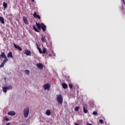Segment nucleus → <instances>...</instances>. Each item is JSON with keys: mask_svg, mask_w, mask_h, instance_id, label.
<instances>
[{"mask_svg": "<svg viewBox=\"0 0 125 125\" xmlns=\"http://www.w3.org/2000/svg\"><path fill=\"white\" fill-rule=\"evenodd\" d=\"M56 99L58 102H59V104H63V96H62V95H61V94L57 95Z\"/></svg>", "mask_w": 125, "mask_h": 125, "instance_id": "f257e3e1", "label": "nucleus"}, {"mask_svg": "<svg viewBox=\"0 0 125 125\" xmlns=\"http://www.w3.org/2000/svg\"><path fill=\"white\" fill-rule=\"evenodd\" d=\"M0 59H1V58H3L4 59V61L2 62L3 63L5 64V63H6V62L8 61V59L6 57V56L5 55V53H4V52H2V54L0 55Z\"/></svg>", "mask_w": 125, "mask_h": 125, "instance_id": "f03ea898", "label": "nucleus"}, {"mask_svg": "<svg viewBox=\"0 0 125 125\" xmlns=\"http://www.w3.org/2000/svg\"><path fill=\"white\" fill-rule=\"evenodd\" d=\"M30 111V110L29 109V107H26L23 109V115L24 118H28L29 116V112Z\"/></svg>", "mask_w": 125, "mask_h": 125, "instance_id": "7ed1b4c3", "label": "nucleus"}, {"mask_svg": "<svg viewBox=\"0 0 125 125\" xmlns=\"http://www.w3.org/2000/svg\"><path fill=\"white\" fill-rule=\"evenodd\" d=\"M3 92L6 93L7 92V90H11L12 89V86H7L6 87H3Z\"/></svg>", "mask_w": 125, "mask_h": 125, "instance_id": "20e7f679", "label": "nucleus"}, {"mask_svg": "<svg viewBox=\"0 0 125 125\" xmlns=\"http://www.w3.org/2000/svg\"><path fill=\"white\" fill-rule=\"evenodd\" d=\"M44 90H49L50 88V85L48 83H46L43 85Z\"/></svg>", "mask_w": 125, "mask_h": 125, "instance_id": "39448f33", "label": "nucleus"}, {"mask_svg": "<svg viewBox=\"0 0 125 125\" xmlns=\"http://www.w3.org/2000/svg\"><path fill=\"white\" fill-rule=\"evenodd\" d=\"M22 21H23L24 23L26 24V25H28V24H29V21H28V19H27L26 17L23 16L22 17Z\"/></svg>", "mask_w": 125, "mask_h": 125, "instance_id": "423d86ee", "label": "nucleus"}, {"mask_svg": "<svg viewBox=\"0 0 125 125\" xmlns=\"http://www.w3.org/2000/svg\"><path fill=\"white\" fill-rule=\"evenodd\" d=\"M13 45L15 48H16L17 49H18V50H19L20 51H22V48H21V47L16 45V44L15 43H13Z\"/></svg>", "mask_w": 125, "mask_h": 125, "instance_id": "0eeeda50", "label": "nucleus"}, {"mask_svg": "<svg viewBox=\"0 0 125 125\" xmlns=\"http://www.w3.org/2000/svg\"><path fill=\"white\" fill-rule=\"evenodd\" d=\"M36 66L38 69H41V70H42V68H43V65L42 63H37Z\"/></svg>", "mask_w": 125, "mask_h": 125, "instance_id": "6e6552de", "label": "nucleus"}, {"mask_svg": "<svg viewBox=\"0 0 125 125\" xmlns=\"http://www.w3.org/2000/svg\"><path fill=\"white\" fill-rule=\"evenodd\" d=\"M31 51L29 50H25L24 54H26L27 56H31Z\"/></svg>", "mask_w": 125, "mask_h": 125, "instance_id": "1a4fd4ad", "label": "nucleus"}, {"mask_svg": "<svg viewBox=\"0 0 125 125\" xmlns=\"http://www.w3.org/2000/svg\"><path fill=\"white\" fill-rule=\"evenodd\" d=\"M33 16L35 18H38V19H41V16H40V15H38L37 14V12H35L34 14H33Z\"/></svg>", "mask_w": 125, "mask_h": 125, "instance_id": "9d476101", "label": "nucleus"}, {"mask_svg": "<svg viewBox=\"0 0 125 125\" xmlns=\"http://www.w3.org/2000/svg\"><path fill=\"white\" fill-rule=\"evenodd\" d=\"M41 28L42 29L43 32H45V29H46V26L43 24V23L41 24Z\"/></svg>", "mask_w": 125, "mask_h": 125, "instance_id": "9b49d317", "label": "nucleus"}, {"mask_svg": "<svg viewBox=\"0 0 125 125\" xmlns=\"http://www.w3.org/2000/svg\"><path fill=\"white\" fill-rule=\"evenodd\" d=\"M16 114V113L15 112V111H11L8 113V115L9 116H15Z\"/></svg>", "mask_w": 125, "mask_h": 125, "instance_id": "f8f14e48", "label": "nucleus"}, {"mask_svg": "<svg viewBox=\"0 0 125 125\" xmlns=\"http://www.w3.org/2000/svg\"><path fill=\"white\" fill-rule=\"evenodd\" d=\"M45 114L47 116H50V115H51V112L50 111V110L49 109H47L46 110Z\"/></svg>", "mask_w": 125, "mask_h": 125, "instance_id": "ddd939ff", "label": "nucleus"}, {"mask_svg": "<svg viewBox=\"0 0 125 125\" xmlns=\"http://www.w3.org/2000/svg\"><path fill=\"white\" fill-rule=\"evenodd\" d=\"M7 57L8 58H9V57H10L11 58H13V56L12 55V52H10L9 53H8L7 55Z\"/></svg>", "mask_w": 125, "mask_h": 125, "instance_id": "4468645a", "label": "nucleus"}, {"mask_svg": "<svg viewBox=\"0 0 125 125\" xmlns=\"http://www.w3.org/2000/svg\"><path fill=\"white\" fill-rule=\"evenodd\" d=\"M62 85L63 88H64V89H66V88L68 87V85H67V84H66L65 83H62Z\"/></svg>", "mask_w": 125, "mask_h": 125, "instance_id": "2eb2a0df", "label": "nucleus"}, {"mask_svg": "<svg viewBox=\"0 0 125 125\" xmlns=\"http://www.w3.org/2000/svg\"><path fill=\"white\" fill-rule=\"evenodd\" d=\"M36 25L38 28V29L39 30H41V24H40V23H38V22L36 23Z\"/></svg>", "mask_w": 125, "mask_h": 125, "instance_id": "dca6fc26", "label": "nucleus"}, {"mask_svg": "<svg viewBox=\"0 0 125 125\" xmlns=\"http://www.w3.org/2000/svg\"><path fill=\"white\" fill-rule=\"evenodd\" d=\"M0 21L1 24H4V19L1 17H0Z\"/></svg>", "mask_w": 125, "mask_h": 125, "instance_id": "f3484780", "label": "nucleus"}, {"mask_svg": "<svg viewBox=\"0 0 125 125\" xmlns=\"http://www.w3.org/2000/svg\"><path fill=\"white\" fill-rule=\"evenodd\" d=\"M42 42H45V41H46V39H45V36H42L41 38Z\"/></svg>", "mask_w": 125, "mask_h": 125, "instance_id": "a211bd4d", "label": "nucleus"}, {"mask_svg": "<svg viewBox=\"0 0 125 125\" xmlns=\"http://www.w3.org/2000/svg\"><path fill=\"white\" fill-rule=\"evenodd\" d=\"M3 6L4 8V10H5V8H6V7H7V4L6 3H5V2H3Z\"/></svg>", "mask_w": 125, "mask_h": 125, "instance_id": "6ab92c4d", "label": "nucleus"}, {"mask_svg": "<svg viewBox=\"0 0 125 125\" xmlns=\"http://www.w3.org/2000/svg\"><path fill=\"white\" fill-rule=\"evenodd\" d=\"M83 113H84V114H87V112H88V111L85 109V107H84V106L83 107Z\"/></svg>", "mask_w": 125, "mask_h": 125, "instance_id": "aec40b11", "label": "nucleus"}, {"mask_svg": "<svg viewBox=\"0 0 125 125\" xmlns=\"http://www.w3.org/2000/svg\"><path fill=\"white\" fill-rule=\"evenodd\" d=\"M38 50H39V53L42 54V49L40 47H39V46H38Z\"/></svg>", "mask_w": 125, "mask_h": 125, "instance_id": "412c9836", "label": "nucleus"}, {"mask_svg": "<svg viewBox=\"0 0 125 125\" xmlns=\"http://www.w3.org/2000/svg\"><path fill=\"white\" fill-rule=\"evenodd\" d=\"M24 72H25V74H26V75H27L30 74V70H25L24 71Z\"/></svg>", "mask_w": 125, "mask_h": 125, "instance_id": "4be33fe9", "label": "nucleus"}, {"mask_svg": "<svg viewBox=\"0 0 125 125\" xmlns=\"http://www.w3.org/2000/svg\"><path fill=\"white\" fill-rule=\"evenodd\" d=\"M33 29L35 31V32H39V30H38L37 29V28H36V26H33Z\"/></svg>", "mask_w": 125, "mask_h": 125, "instance_id": "5701e85b", "label": "nucleus"}, {"mask_svg": "<svg viewBox=\"0 0 125 125\" xmlns=\"http://www.w3.org/2000/svg\"><path fill=\"white\" fill-rule=\"evenodd\" d=\"M45 52H46V49L45 48H43L42 53L45 54Z\"/></svg>", "mask_w": 125, "mask_h": 125, "instance_id": "b1692460", "label": "nucleus"}, {"mask_svg": "<svg viewBox=\"0 0 125 125\" xmlns=\"http://www.w3.org/2000/svg\"><path fill=\"white\" fill-rule=\"evenodd\" d=\"M80 109V107L76 106L75 108V111L77 112V111H79V109Z\"/></svg>", "mask_w": 125, "mask_h": 125, "instance_id": "393cba45", "label": "nucleus"}, {"mask_svg": "<svg viewBox=\"0 0 125 125\" xmlns=\"http://www.w3.org/2000/svg\"><path fill=\"white\" fill-rule=\"evenodd\" d=\"M4 120L8 122L9 121V119L6 117H4Z\"/></svg>", "mask_w": 125, "mask_h": 125, "instance_id": "a878e982", "label": "nucleus"}, {"mask_svg": "<svg viewBox=\"0 0 125 125\" xmlns=\"http://www.w3.org/2000/svg\"><path fill=\"white\" fill-rule=\"evenodd\" d=\"M93 115H94V116H95V115H98V113H97V112L96 111H93Z\"/></svg>", "mask_w": 125, "mask_h": 125, "instance_id": "bb28decb", "label": "nucleus"}, {"mask_svg": "<svg viewBox=\"0 0 125 125\" xmlns=\"http://www.w3.org/2000/svg\"><path fill=\"white\" fill-rule=\"evenodd\" d=\"M4 64L5 63H3V62H2L1 65H0V68H2L3 66H4Z\"/></svg>", "mask_w": 125, "mask_h": 125, "instance_id": "cd10ccee", "label": "nucleus"}, {"mask_svg": "<svg viewBox=\"0 0 125 125\" xmlns=\"http://www.w3.org/2000/svg\"><path fill=\"white\" fill-rule=\"evenodd\" d=\"M69 86L70 88H73V84H69Z\"/></svg>", "mask_w": 125, "mask_h": 125, "instance_id": "c85d7f7f", "label": "nucleus"}, {"mask_svg": "<svg viewBox=\"0 0 125 125\" xmlns=\"http://www.w3.org/2000/svg\"><path fill=\"white\" fill-rule=\"evenodd\" d=\"M99 122H100V124H103V123H104L103 120H101V119H100L99 120Z\"/></svg>", "mask_w": 125, "mask_h": 125, "instance_id": "c756f323", "label": "nucleus"}, {"mask_svg": "<svg viewBox=\"0 0 125 125\" xmlns=\"http://www.w3.org/2000/svg\"><path fill=\"white\" fill-rule=\"evenodd\" d=\"M74 125H80L78 123H74Z\"/></svg>", "mask_w": 125, "mask_h": 125, "instance_id": "7c9ffc66", "label": "nucleus"}, {"mask_svg": "<svg viewBox=\"0 0 125 125\" xmlns=\"http://www.w3.org/2000/svg\"><path fill=\"white\" fill-rule=\"evenodd\" d=\"M10 125V123H7V124H6V125Z\"/></svg>", "mask_w": 125, "mask_h": 125, "instance_id": "2f4dec72", "label": "nucleus"}, {"mask_svg": "<svg viewBox=\"0 0 125 125\" xmlns=\"http://www.w3.org/2000/svg\"><path fill=\"white\" fill-rule=\"evenodd\" d=\"M36 45H37V48H38V46H39V45H38V43H36Z\"/></svg>", "mask_w": 125, "mask_h": 125, "instance_id": "473e14b6", "label": "nucleus"}, {"mask_svg": "<svg viewBox=\"0 0 125 125\" xmlns=\"http://www.w3.org/2000/svg\"><path fill=\"white\" fill-rule=\"evenodd\" d=\"M32 1L34 2V1H35V0H32Z\"/></svg>", "mask_w": 125, "mask_h": 125, "instance_id": "72a5a7b5", "label": "nucleus"}, {"mask_svg": "<svg viewBox=\"0 0 125 125\" xmlns=\"http://www.w3.org/2000/svg\"><path fill=\"white\" fill-rule=\"evenodd\" d=\"M49 56H51V54H49Z\"/></svg>", "mask_w": 125, "mask_h": 125, "instance_id": "f704fd0d", "label": "nucleus"}, {"mask_svg": "<svg viewBox=\"0 0 125 125\" xmlns=\"http://www.w3.org/2000/svg\"><path fill=\"white\" fill-rule=\"evenodd\" d=\"M4 80H5V78H4Z\"/></svg>", "mask_w": 125, "mask_h": 125, "instance_id": "c9c22d12", "label": "nucleus"}]
</instances>
